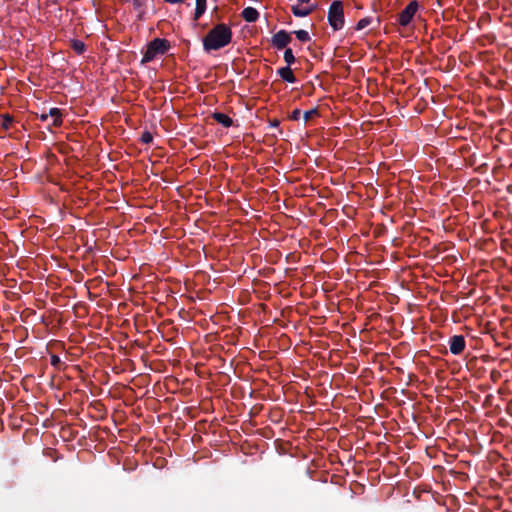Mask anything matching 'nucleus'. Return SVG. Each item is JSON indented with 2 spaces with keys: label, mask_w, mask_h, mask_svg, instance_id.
Listing matches in <instances>:
<instances>
[{
  "label": "nucleus",
  "mask_w": 512,
  "mask_h": 512,
  "mask_svg": "<svg viewBox=\"0 0 512 512\" xmlns=\"http://www.w3.org/2000/svg\"><path fill=\"white\" fill-rule=\"evenodd\" d=\"M231 27L225 23L215 25L203 38V49L206 52L220 50L232 41Z\"/></svg>",
  "instance_id": "f257e3e1"
},
{
  "label": "nucleus",
  "mask_w": 512,
  "mask_h": 512,
  "mask_svg": "<svg viewBox=\"0 0 512 512\" xmlns=\"http://www.w3.org/2000/svg\"><path fill=\"white\" fill-rule=\"evenodd\" d=\"M170 49V42L164 38H155L148 43L141 63L145 64L154 60L158 55H164Z\"/></svg>",
  "instance_id": "f03ea898"
},
{
  "label": "nucleus",
  "mask_w": 512,
  "mask_h": 512,
  "mask_svg": "<svg viewBox=\"0 0 512 512\" xmlns=\"http://www.w3.org/2000/svg\"><path fill=\"white\" fill-rule=\"evenodd\" d=\"M327 18L329 25L333 28V30L337 31L343 28L345 20L343 3L341 1L335 0L331 3Z\"/></svg>",
  "instance_id": "7ed1b4c3"
},
{
  "label": "nucleus",
  "mask_w": 512,
  "mask_h": 512,
  "mask_svg": "<svg viewBox=\"0 0 512 512\" xmlns=\"http://www.w3.org/2000/svg\"><path fill=\"white\" fill-rule=\"evenodd\" d=\"M419 4L416 0L411 1L398 15V23L400 26H408L416 12L418 11Z\"/></svg>",
  "instance_id": "20e7f679"
},
{
  "label": "nucleus",
  "mask_w": 512,
  "mask_h": 512,
  "mask_svg": "<svg viewBox=\"0 0 512 512\" xmlns=\"http://www.w3.org/2000/svg\"><path fill=\"white\" fill-rule=\"evenodd\" d=\"M291 41V35L285 30L278 31L271 38V44L278 50L286 48Z\"/></svg>",
  "instance_id": "39448f33"
},
{
  "label": "nucleus",
  "mask_w": 512,
  "mask_h": 512,
  "mask_svg": "<svg viewBox=\"0 0 512 512\" xmlns=\"http://www.w3.org/2000/svg\"><path fill=\"white\" fill-rule=\"evenodd\" d=\"M465 346V338L462 335H454L449 340V349L454 355H460L464 351Z\"/></svg>",
  "instance_id": "423d86ee"
},
{
  "label": "nucleus",
  "mask_w": 512,
  "mask_h": 512,
  "mask_svg": "<svg viewBox=\"0 0 512 512\" xmlns=\"http://www.w3.org/2000/svg\"><path fill=\"white\" fill-rule=\"evenodd\" d=\"M277 74L283 81H286L288 83H295L297 81L296 77L294 76L293 70L290 68V66L279 68L277 70Z\"/></svg>",
  "instance_id": "0eeeda50"
},
{
  "label": "nucleus",
  "mask_w": 512,
  "mask_h": 512,
  "mask_svg": "<svg viewBox=\"0 0 512 512\" xmlns=\"http://www.w3.org/2000/svg\"><path fill=\"white\" fill-rule=\"evenodd\" d=\"M212 118L225 128H229L233 125L232 118L222 112H214Z\"/></svg>",
  "instance_id": "6e6552de"
},
{
  "label": "nucleus",
  "mask_w": 512,
  "mask_h": 512,
  "mask_svg": "<svg viewBox=\"0 0 512 512\" xmlns=\"http://www.w3.org/2000/svg\"><path fill=\"white\" fill-rule=\"evenodd\" d=\"M242 18L246 22H256L259 18V12L253 7H246L241 13Z\"/></svg>",
  "instance_id": "1a4fd4ad"
},
{
  "label": "nucleus",
  "mask_w": 512,
  "mask_h": 512,
  "mask_svg": "<svg viewBox=\"0 0 512 512\" xmlns=\"http://www.w3.org/2000/svg\"><path fill=\"white\" fill-rule=\"evenodd\" d=\"M196 7L193 14V21L196 23L206 11V0H195Z\"/></svg>",
  "instance_id": "9d476101"
},
{
  "label": "nucleus",
  "mask_w": 512,
  "mask_h": 512,
  "mask_svg": "<svg viewBox=\"0 0 512 512\" xmlns=\"http://www.w3.org/2000/svg\"><path fill=\"white\" fill-rule=\"evenodd\" d=\"M48 115L53 118V126L59 127L62 124V112L59 108H51Z\"/></svg>",
  "instance_id": "9b49d317"
},
{
  "label": "nucleus",
  "mask_w": 512,
  "mask_h": 512,
  "mask_svg": "<svg viewBox=\"0 0 512 512\" xmlns=\"http://www.w3.org/2000/svg\"><path fill=\"white\" fill-rule=\"evenodd\" d=\"M71 48L77 53V54H82L84 53L85 49H86V46L84 44V42H82L81 40H78V39H73L71 40Z\"/></svg>",
  "instance_id": "f8f14e48"
},
{
  "label": "nucleus",
  "mask_w": 512,
  "mask_h": 512,
  "mask_svg": "<svg viewBox=\"0 0 512 512\" xmlns=\"http://www.w3.org/2000/svg\"><path fill=\"white\" fill-rule=\"evenodd\" d=\"M0 121L2 128L9 130L14 122V118L9 114H4L1 115Z\"/></svg>",
  "instance_id": "ddd939ff"
},
{
  "label": "nucleus",
  "mask_w": 512,
  "mask_h": 512,
  "mask_svg": "<svg viewBox=\"0 0 512 512\" xmlns=\"http://www.w3.org/2000/svg\"><path fill=\"white\" fill-rule=\"evenodd\" d=\"M310 12H311V9L302 8V7L298 6V5L292 6V13L296 17H305V16L309 15Z\"/></svg>",
  "instance_id": "4468645a"
},
{
  "label": "nucleus",
  "mask_w": 512,
  "mask_h": 512,
  "mask_svg": "<svg viewBox=\"0 0 512 512\" xmlns=\"http://www.w3.org/2000/svg\"><path fill=\"white\" fill-rule=\"evenodd\" d=\"M283 58L284 61L287 63V66H291L296 61L291 48L285 49Z\"/></svg>",
  "instance_id": "2eb2a0df"
},
{
  "label": "nucleus",
  "mask_w": 512,
  "mask_h": 512,
  "mask_svg": "<svg viewBox=\"0 0 512 512\" xmlns=\"http://www.w3.org/2000/svg\"><path fill=\"white\" fill-rule=\"evenodd\" d=\"M371 22H372L371 17L362 18L357 22L355 30L360 31V30L366 28L367 26H369L371 24Z\"/></svg>",
  "instance_id": "dca6fc26"
},
{
  "label": "nucleus",
  "mask_w": 512,
  "mask_h": 512,
  "mask_svg": "<svg viewBox=\"0 0 512 512\" xmlns=\"http://www.w3.org/2000/svg\"><path fill=\"white\" fill-rule=\"evenodd\" d=\"M296 38L301 42H308L310 40L309 33L306 30H296L293 32Z\"/></svg>",
  "instance_id": "f3484780"
},
{
  "label": "nucleus",
  "mask_w": 512,
  "mask_h": 512,
  "mask_svg": "<svg viewBox=\"0 0 512 512\" xmlns=\"http://www.w3.org/2000/svg\"><path fill=\"white\" fill-rule=\"evenodd\" d=\"M140 141L143 144H150V143H152V141H153L152 133L149 132V131L142 132L141 137H140Z\"/></svg>",
  "instance_id": "a211bd4d"
},
{
  "label": "nucleus",
  "mask_w": 512,
  "mask_h": 512,
  "mask_svg": "<svg viewBox=\"0 0 512 512\" xmlns=\"http://www.w3.org/2000/svg\"><path fill=\"white\" fill-rule=\"evenodd\" d=\"M318 114H319L318 109L317 108H313L311 110L305 111L304 114H303V118L307 122L310 119H312V117L317 116Z\"/></svg>",
  "instance_id": "6ab92c4d"
},
{
  "label": "nucleus",
  "mask_w": 512,
  "mask_h": 512,
  "mask_svg": "<svg viewBox=\"0 0 512 512\" xmlns=\"http://www.w3.org/2000/svg\"><path fill=\"white\" fill-rule=\"evenodd\" d=\"M50 363L56 369H60V367L62 365V361H61L60 357L57 356V355H52L51 356Z\"/></svg>",
  "instance_id": "aec40b11"
},
{
  "label": "nucleus",
  "mask_w": 512,
  "mask_h": 512,
  "mask_svg": "<svg viewBox=\"0 0 512 512\" xmlns=\"http://www.w3.org/2000/svg\"><path fill=\"white\" fill-rule=\"evenodd\" d=\"M300 116H301V110L300 109H295L292 111L291 115H290V119L291 120H294V121H297L300 119Z\"/></svg>",
  "instance_id": "412c9836"
},
{
  "label": "nucleus",
  "mask_w": 512,
  "mask_h": 512,
  "mask_svg": "<svg viewBox=\"0 0 512 512\" xmlns=\"http://www.w3.org/2000/svg\"><path fill=\"white\" fill-rule=\"evenodd\" d=\"M165 2L169 3V4H179V3H183L184 0H164Z\"/></svg>",
  "instance_id": "4be33fe9"
},
{
  "label": "nucleus",
  "mask_w": 512,
  "mask_h": 512,
  "mask_svg": "<svg viewBox=\"0 0 512 512\" xmlns=\"http://www.w3.org/2000/svg\"><path fill=\"white\" fill-rule=\"evenodd\" d=\"M48 118H49V115L46 114V113H43V114L40 115V120L41 121H47Z\"/></svg>",
  "instance_id": "5701e85b"
},
{
  "label": "nucleus",
  "mask_w": 512,
  "mask_h": 512,
  "mask_svg": "<svg viewBox=\"0 0 512 512\" xmlns=\"http://www.w3.org/2000/svg\"><path fill=\"white\" fill-rule=\"evenodd\" d=\"M279 123H280V122H279V120L275 119V120H273V121L271 122V125H272L273 127H277V126H279Z\"/></svg>",
  "instance_id": "b1692460"
}]
</instances>
